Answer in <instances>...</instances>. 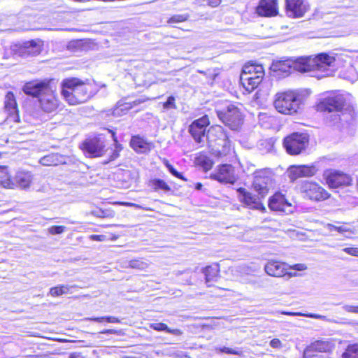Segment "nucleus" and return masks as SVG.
<instances>
[{
    "mask_svg": "<svg viewBox=\"0 0 358 358\" xmlns=\"http://www.w3.org/2000/svg\"><path fill=\"white\" fill-rule=\"evenodd\" d=\"M300 191L306 197L310 200L322 201L329 197L328 192L317 183L306 180L300 186Z\"/></svg>",
    "mask_w": 358,
    "mask_h": 358,
    "instance_id": "obj_7",
    "label": "nucleus"
},
{
    "mask_svg": "<svg viewBox=\"0 0 358 358\" xmlns=\"http://www.w3.org/2000/svg\"><path fill=\"white\" fill-rule=\"evenodd\" d=\"M90 239L92 241H104L107 238L105 235L92 234V235L90 236Z\"/></svg>",
    "mask_w": 358,
    "mask_h": 358,
    "instance_id": "obj_52",
    "label": "nucleus"
},
{
    "mask_svg": "<svg viewBox=\"0 0 358 358\" xmlns=\"http://www.w3.org/2000/svg\"><path fill=\"white\" fill-rule=\"evenodd\" d=\"M112 136H113L114 141L115 142V148L114 150L113 151L112 155L110 156L109 161H113V160L117 159L120 155L119 153H120V150H122V146H121V145L117 143V138L115 137V134L114 132H112Z\"/></svg>",
    "mask_w": 358,
    "mask_h": 358,
    "instance_id": "obj_41",
    "label": "nucleus"
},
{
    "mask_svg": "<svg viewBox=\"0 0 358 358\" xmlns=\"http://www.w3.org/2000/svg\"><path fill=\"white\" fill-rule=\"evenodd\" d=\"M201 187H202V185H201V183L198 182V183L196 185V189H199H199H201Z\"/></svg>",
    "mask_w": 358,
    "mask_h": 358,
    "instance_id": "obj_59",
    "label": "nucleus"
},
{
    "mask_svg": "<svg viewBox=\"0 0 358 358\" xmlns=\"http://www.w3.org/2000/svg\"><path fill=\"white\" fill-rule=\"evenodd\" d=\"M39 103L41 109L45 113L55 111L59 106L58 100L51 87L50 92H46L39 98Z\"/></svg>",
    "mask_w": 358,
    "mask_h": 358,
    "instance_id": "obj_21",
    "label": "nucleus"
},
{
    "mask_svg": "<svg viewBox=\"0 0 358 358\" xmlns=\"http://www.w3.org/2000/svg\"><path fill=\"white\" fill-rule=\"evenodd\" d=\"M210 121L208 115H203L192 122L189 127V132L197 143H204L206 136V127L209 125Z\"/></svg>",
    "mask_w": 358,
    "mask_h": 358,
    "instance_id": "obj_10",
    "label": "nucleus"
},
{
    "mask_svg": "<svg viewBox=\"0 0 358 358\" xmlns=\"http://www.w3.org/2000/svg\"><path fill=\"white\" fill-rule=\"evenodd\" d=\"M265 272L271 276L280 278L288 275L289 277L296 275V273H288V266L284 263L276 260H270L264 266Z\"/></svg>",
    "mask_w": 358,
    "mask_h": 358,
    "instance_id": "obj_18",
    "label": "nucleus"
},
{
    "mask_svg": "<svg viewBox=\"0 0 358 358\" xmlns=\"http://www.w3.org/2000/svg\"><path fill=\"white\" fill-rule=\"evenodd\" d=\"M288 177L291 181L294 182L302 177L300 166H291L287 169Z\"/></svg>",
    "mask_w": 358,
    "mask_h": 358,
    "instance_id": "obj_33",
    "label": "nucleus"
},
{
    "mask_svg": "<svg viewBox=\"0 0 358 358\" xmlns=\"http://www.w3.org/2000/svg\"><path fill=\"white\" fill-rule=\"evenodd\" d=\"M219 119L232 130L238 129L243 123V115L234 105L229 104L225 110L217 112Z\"/></svg>",
    "mask_w": 358,
    "mask_h": 358,
    "instance_id": "obj_6",
    "label": "nucleus"
},
{
    "mask_svg": "<svg viewBox=\"0 0 358 358\" xmlns=\"http://www.w3.org/2000/svg\"><path fill=\"white\" fill-rule=\"evenodd\" d=\"M260 16L272 17L278 13V0H260L256 8Z\"/></svg>",
    "mask_w": 358,
    "mask_h": 358,
    "instance_id": "obj_20",
    "label": "nucleus"
},
{
    "mask_svg": "<svg viewBox=\"0 0 358 358\" xmlns=\"http://www.w3.org/2000/svg\"><path fill=\"white\" fill-rule=\"evenodd\" d=\"M42 43L40 40H31L12 46V50L20 55L34 56L41 51Z\"/></svg>",
    "mask_w": 358,
    "mask_h": 358,
    "instance_id": "obj_14",
    "label": "nucleus"
},
{
    "mask_svg": "<svg viewBox=\"0 0 358 358\" xmlns=\"http://www.w3.org/2000/svg\"><path fill=\"white\" fill-rule=\"evenodd\" d=\"M126 268H131L141 271L145 270L148 268L149 264L142 259H132L125 263Z\"/></svg>",
    "mask_w": 358,
    "mask_h": 358,
    "instance_id": "obj_30",
    "label": "nucleus"
},
{
    "mask_svg": "<svg viewBox=\"0 0 358 358\" xmlns=\"http://www.w3.org/2000/svg\"><path fill=\"white\" fill-rule=\"evenodd\" d=\"M210 145H219L224 148V151L229 148L230 141L222 127L219 125L210 127L207 133L205 141Z\"/></svg>",
    "mask_w": 358,
    "mask_h": 358,
    "instance_id": "obj_8",
    "label": "nucleus"
},
{
    "mask_svg": "<svg viewBox=\"0 0 358 358\" xmlns=\"http://www.w3.org/2000/svg\"><path fill=\"white\" fill-rule=\"evenodd\" d=\"M240 268L241 269L242 273L245 274H249L250 272L256 271V269L252 268L251 267L247 266H240Z\"/></svg>",
    "mask_w": 358,
    "mask_h": 358,
    "instance_id": "obj_54",
    "label": "nucleus"
},
{
    "mask_svg": "<svg viewBox=\"0 0 358 358\" xmlns=\"http://www.w3.org/2000/svg\"><path fill=\"white\" fill-rule=\"evenodd\" d=\"M99 217H113V213H108L106 211H101L100 214L98 215Z\"/></svg>",
    "mask_w": 358,
    "mask_h": 358,
    "instance_id": "obj_56",
    "label": "nucleus"
},
{
    "mask_svg": "<svg viewBox=\"0 0 358 358\" xmlns=\"http://www.w3.org/2000/svg\"><path fill=\"white\" fill-rule=\"evenodd\" d=\"M325 227L330 231H332L333 230H336L340 234H343L345 232L350 231V229L344 225L336 227L331 224H327Z\"/></svg>",
    "mask_w": 358,
    "mask_h": 358,
    "instance_id": "obj_42",
    "label": "nucleus"
},
{
    "mask_svg": "<svg viewBox=\"0 0 358 358\" xmlns=\"http://www.w3.org/2000/svg\"><path fill=\"white\" fill-rule=\"evenodd\" d=\"M345 105L343 95L337 94L324 98L318 107L322 110L334 112L335 114L331 115V117H334L333 121L337 122L341 120V114L343 115V110Z\"/></svg>",
    "mask_w": 358,
    "mask_h": 358,
    "instance_id": "obj_4",
    "label": "nucleus"
},
{
    "mask_svg": "<svg viewBox=\"0 0 358 358\" xmlns=\"http://www.w3.org/2000/svg\"><path fill=\"white\" fill-rule=\"evenodd\" d=\"M150 327L157 331H166L175 336H180L182 334V331L180 329H171L164 323H152L150 324Z\"/></svg>",
    "mask_w": 358,
    "mask_h": 358,
    "instance_id": "obj_29",
    "label": "nucleus"
},
{
    "mask_svg": "<svg viewBox=\"0 0 358 358\" xmlns=\"http://www.w3.org/2000/svg\"><path fill=\"white\" fill-rule=\"evenodd\" d=\"M303 103L302 95L296 91H286L275 95L273 105L278 112L293 115L298 112Z\"/></svg>",
    "mask_w": 358,
    "mask_h": 358,
    "instance_id": "obj_3",
    "label": "nucleus"
},
{
    "mask_svg": "<svg viewBox=\"0 0 358 358\" xmlns=\"http://www.w3.org/2000/svg\"><path fill=\"white\" fill-rule=\"evenodd\" d=\"M263 77L259 76H256V78L255 76H241L240 80L244 88L248 92H252L262 83Z\"/></svg>",
    "mask_w": 358,
    "mask_h": 358,
    "instance_id": "obj_24",
    "label": "nucleus"
},
{
    "mask_svg": "<svg viewBox=\"0 0 358 358\" xmlns=\"http://www.w3.org/2000/svg\"><path fill=\"white\" fill-rule=\"evenodd\" d=\"M314 351L308 346L304 349L302 358H317V355L313 354Z\"/></svg>",
    "mask_w": 358,
    "mask_h": 358,
    "instance_id": "obj_47",
    "label": "nucleus"
},
{
    "mask_svg": "<svg viewBox=\"0 0 358 358\" xmlns=\"http://www.w3.org/2000/svg\"><path fill=\"white\" fill-rule=\"evenodd\" d=\"M268 207L271 210L289 214L293 212V208L285 197V195L280 192H277L273 195L268 200Z\"/></svg>",
    "mask_w": 358,
    "mask_h": 358,
    "instance_id": "obj_15",
    "label": "nucleus"
},
{
    "mask_svg": "<svg viewBox=\"0 0 358 358\" xmlns=\"http://www.w3.org/2000/svg\"><path fill=\"white\" fill-rule=\"evenodd\" d=\"M189 17V15L187 13L181 15H174L170 17L168 20V23H178L187 21Z\"/></svg>",
    "mask_w": 358,
    "mask_h": 358,
    "instance_id": "obj_40",
    "label": "nucleus"
},
{
    "mask_svg": "<svg viewBox=\"0 0 358 358\" xmlns=\"http://www.w3.org/2000/svg\"><path fill=\"white\" fill-rule=\"evenodd\" d=\"M342 308L345 311H346L348 313H358V305L353 306V305L345 304Z\"/></svg>",
    "mask_w": 358,
    "mask_h": 358,
    "instance_id": "obj_49",
    "label": "nucleus"
},
{
    "mask_svg": "<svg viewBox=\"0 0 358 358\" xmlns=\"http://www.w3.org/2000/svg\"><path fill=\"white\" fill-rule=\"evenodd\" d=\"M342 357L343 358H358V344L349 345Z\"/></svg>",
    "mask_w": 358,
    "mask_h": 358,
    "instance_id": "obj_35",
    "label": "nucleus"
},
{
    "mask_svg": "<svg viewBox=\"0 0 358 358\" xmlns=\"http://www.w3.org/2000/svg\"><path fill=\"white\" fill-rule=\"evenodd\" d=\"M50 87L48 81H32L25 84L23 91L26 94L41 98L43 94L50 92Z\"/></svg>",
    "mask_w": 358,
    "mask_h": 358,
    "instance_id": "obj_19",
    "label": "nucleus"
},
{
    "mask_svg": "<svg viewBox=\"0 0 358 358\" xmlns=\"http://www.w3.org/2000/svg\"><path fill=\"white\" fill-rule=\"evenodd\" d=\"M335 58L327 54H320L317 57H301L296 59H287L273 62L271 70L276 77H286L292 69L306 73L319 71L322 74L317 77H326L332 75Z\"/></svg>",
    "mask_w": 358,
    "mask_h": 358,
    "instance_id": "obj_1",
    "label": "nucleus"
},
{
    "mask_svg": "<svg viewBox=\"0 0 358 358\" xmlns=\"http://www.w3.org/2000/svg\"><path fill=\"white\" fill-rule=\"evenodd\" d=\"M163 107L164 109L176 108L175 98L173 96H170L167 101L163 104Z\"/></svg>",
    "mask_w": 358,
    "mask_h": 358,
    "instance_id": "obj_44",
    "label": "nucleus"
},
{
    "mask_svg": "<svg viewBox=\"0 0 358 358\" xmlns=\"http://www.w3.org/2000/svg\"><path fill=\"white\" fill-rule=\"evenodd\" d=\"M62 95L70 105L87 101L91 96L90 85L76 78H66L62 82Z\"/></svg>",
    "mask_w": 358,
    "mask_h": 358,
    "instance_id": "obj_2",
    "label": "nucleus"
},
{
    "mask_svg": "<svg viewBox=\"0 0 358 358\" xmlns=\"http://www.w3.org/2000/svg\"><path fill=\"white\" fill-rule=\"evenodd\" d=\"M254 174V189L263 198L268 194L272 185L271 173L268 170L264 169L255 171Z\"/></svg>",
    "mask_w": 358,
    "mask_h": 358,
    "instance_id": "obj_9",
    "label": "nucleus"
},
{
    "mask_svg": "<svg viewBox=\"0 0 358 358\" xmlns=\"http://www.w3.org/2000/svg\"><path fill=\"white\" fill-rule=\"evenodd\" d=\"M314 352H330L335 348V343L331 339H318L308 345Z\"/></svg>",
    "mask_w": 358,
    "mask_h": 358,
    "instance_id": "obj_22",
    "label": "nucleus"
},
{
    "mask_svg": "<svg viewBox=\"0 0 358 358\" xmlns=\"http://www.w3.org/2000/svg\"><path fill=\"white\" fill-rule=\"evenodd\" d=\"M116 331L115 329H106L101 331V334H115Z\"/></svg>",
    "mask_w": 358,
    "mask_h": 358,
    "instance_id": "obj_57",
    "label": "nucleus"
},
{
    "mask_svg": "<svg viewBox=\"0 0 358 358\" xmlns=\"http://www.w3.org/2000/svg\"><path fill=\"white\" fill-rule=\"evenodd\" d=\"M86 320L94 321L97 322H101L103 321H106L108 322L111 323H118L120 322V320L113 316H106V317H90L87 318Z\"/></svg>",
    "mask_w": 358,
    "mask_h": 358,
    "instance_id": "obj_39",
    "label": "nucleus"
},
{
    "mask_svg": "<svg viewBox=\"0 0 358 358\" xmlns=\"http://www.w3.org/2000/svg\"><path fill=\"white\" fill-rule=\"evenodd\" d=\"M237 193L238 201L245 207L250 209L259 210L262 212L266 210V208L262 203L260 198L253 195L245 188L240 187L237 189Z\"/></svg>",
    "mask_w": 358,
    "mask_h": 358,
    "instance_id": "obj_12",
    "label": "nucleus"
},
{
    "mask_svg": "<svg viewBox=\"0 0 358 358\" xmlns=\"http://www.w3.org/2000/svg\"><path fill=\"white\" fill-rule=\"evenodd\" d=\"M66 230L64 226H52L48 229V231L51 234H60Z\"/></svg>",
    "mask_w": 358,
    "mask_h": 358,
    "instance_id": "obj_45",
    "label": "nucleus"
},
{
    "mask_svg": "<svg viewBox=\"0 0 358 358\" xmlns=\"http://www.w3.org/2000/svg\"><path fill=\"white\" fill-rule=\"evenodd\" d=\"M69 358H83L80 354L73 353L71 354Z\"/></svg>",
    "mask_w": 358,
    "mask_h": 358,
    "instance_id": "obj_58",
    "label": "nucleus"
},
{
    "mask_svg": "<svg viewBox=\"0 0 358 358\" xmlns=\"http://www.w3.org/2000/svg\"><path fill=\"white\" fill-rule=\"evenodd\" d=\"M289 268L296 271H302L306 270L307 268V266L304 264H296L292 266H289Z\"/></svg>",
    "mask_w": 358,
    "mask_h": 358,
    "instance_id": "obj_53",
    "label": "nucleus"
},
{
    "mask_svg": "<svg viewBox=\"0 0 358 358\" xmlns=\"http://www.w3.org/2000/svg\"><path fill=\"white\" fill-rule=\"evenodd\" d=\"M221 3V0H208V4L211 7H217Z\"/></svg>",
    "mask_w": 358,
    "mask_h": 358,
    "instance_id": "obj_55",
    "label": "nucleus"
},
{
    "mask_svg": "<svg viewBox=\"0 0 358 358\" xmlns=\"http://www.w3.org/2000/svg\"><path fill=\"white\" fill-rule=\"evenodd\" d=\"M327 184L331 188H337L350 184L352 179L348 174L337 170H327L324 173Z\"/></svg>",
    "mask_w": 358,
    "mask_h": 358,
    "instance_id": "obj_11",
    "label": "nucleus"
},
{
    "mask_svg": "<svg viewBox=\"0 0 358 358\" xmlns=\"http://www.w3.org/2000/svg\"><path fill=\"white\" fill-rule=\"evenodd\" d=\"M4 108L10 115L17 113V103L12 92H8L6 95Z\"/></svg>",
    "mask_w": 358,
    "mask_h": 358,
    "instance_id": "obj_27",
    "label": "nucleus"
},
{
    "mask_svg": "<svg viewBox=\"0 0 358 358\" xmlns=\"http://www.w3.org/2000/svg\"><path fill=\"white\" fill-rule=\"evenodd\" d=\"M281 313L283 315H304V316H306V317H310V318L320 319L322 320H328L327 319L326 316L318 315V314L310 313V314L305 315V314H301L300 313L286 312V311H282V312H281Z\"/></svg>",
    "mask_w": 358,
    "mask_h": 358,
    "instance_id": "obj_38",
    "label": "nucleus"
},
{
    "mask_svg": "<svg viewBox=\"0 0 358 358\" xmlns=\"http://www.w3.org/2000/svg\"><path fill=\"white\" fill-rule=\"evenodd\" d=\"M0 183L5 188L13 189L15 187V180H12L6 173L0 176Z\"/></svg>",
    "mask_w": 358,
    "mask_h": 358,
    "instance_id": "obj_37",
    "label": "nucleus"
},
{
    "mask_svg": "<svg viewBox=\"0 0 358 358\" xmlns=\"http://www.w3.org/2000/svg\"><path fill=\"white\" fill-rule=\"evenodd\" d=\"M302 177H311L314 176L317 169L315 166L299 165Z\"/></svg>",
    "mask_w": 358,
    "mask_h": 358,
    "instance_id": "obj_36",
    "label": "nucleus"
},
{
    "mask_svg": "<svg viewBox=\"0 0 358 358\" xmlns=\"http://www.w3.org/2000/svg\"><path fill=\"white\" fill-rule=\"evenodd\" d=\"M105 145L103 141L94 138L87 139L83 143V150L89 157H99L103 155Z\"/></svg>",
    "mask_w": 358,
    "mask_h": 358,
    "instance_id": "obj_16",
    "label": "nucleus"
},
{
    "mask_svg": "<svg viewBox=\"0 0 358 358\" xmlns=\"http://www.w3.org/2000/svg\"><path fill=\"white\" fill-rule=\"evenodd\" d=\"M127 205H128V206H136V207H137V208H141L138 205H136V204H135V203H127Z\"/></svg>",
    "mask_w": 358,
    "mask_h": 358,
    "instance_id": "obj_60",
    "label": "nucleus"
},
{
    "mask_svg": "<svg viewBox=\"0 0 358 358\" xmlns=\"http://www.w3.org/2000/svg\"><path fill=\"white\" fill-rule=\"evenodd\" d=\"M34 176L29 171H19L16 173L14 180L15 187H17L22 189H27L29 188Z\"/></svg>",
    "mask_w": 358,
    "mask_h": 358,
    "instance_id": "obj_23",
    "label": "nucleus"
},
{
    "mask_svg": "<svg viewBox=\"0 0 358 358\" xmlns=\"http://www.w3.org/2000/svg\"><path fill=\"white\" fill-rule=\"evenodd\" d=\"M270 345L276 349L282 348V343L278 338H273L270 341Z\"/></svg>",
    "mask_w": 358,
    "mask_h": 358,
    "instance_id": "obj_51",
    "label": "nucleus"
},
{
    "mask_svg": "<svg viewBox=\"0 0 358 358\" xmlns=\"http://www.w3.org/2000/svg\"><path fill=\"white\" fill-rule=\"evenodd\" d=\"M164 164L173 176H174L176 178L182 179L183 180H187L186 178H185L180 173L178 172L174 169V167L171 164L169 163L167 160H165Z\"/></svg>",
    "mask_w": 358,
    "mask_h": 358,
    "instance_id": "obj_43",
    "label": "nucleus"
},
{
    "mask_svg": "<svg viewBox=\"0 0 358 358\" xmlns=\"http://www.w3.org/2000/svg\"><path fill=\"white\" fill-rule=\"evenodd\" d=\"M308 141L309 137L307 134L294 132L285 138L283 146L288 154L296 155L306 148Z\"/></svg>",
    "mask_w": 358,
    "mask_h": 358,
    "instance_id": "obj_5",
    "label": "nucleus"
},
{
    "mask_svg": "<svg viewBox=\"0 0 358 358\" xmlns=\"http://www.w3.org/2000/svg\"><path fill=\"white\" fill-rule=\"evenodd\" d=\"M150 183L155 190L162 189L164 192H169L171 190L170 187L163 180L154 179L150 181Z\"/></svg>",
    "mask_w": 358,
    "mask_h": 358,
    "instance_id": "obj_34",
    "label": "nucleus"
},
{
    "mask_svg": "<svg viewBox=\"0 0 358 358\" xmlns=\"http://www.w3.org/2000/svg\"><path fill=\"white\" fill-rule=\"evenodd\" d=\"M219 350L222 352H224L227 354H231V355H241L242 354V352L238 350V349H233V348H227V347H223L222 348H220Z\"/></svg>",
    "mask_w": 358,
    "mask_h": 358,
    "instance_id": "obj_46",
    "label": "nucleus"
},
{
    "mask_svg": "<svg viewBox=\"0 0 358 358\" xmlns=\"http://www.w3.org/2000/svg\"><path fill=\"white\" fill-rule=\"evenodd\" d=\"M72 287H73L66 285H59L50 288L49 293L52 296H59L68 294Z\"/></svg>",
    "mask_w": 358,
    "mask_h": 358,
    "instance_id": "obj_31",
    "label": "nucleus"
},
{
    "mask_svg": "<svg viewBox=\"0 0 358 358\" xmlns=\"http://www.w3.org/2000/svg\"><path fill=\"white\" fill-rule=\"evenodd\" d=\"M241 76H247L251 77H256L257 76H264V71L262 65L248 64L243 67Z\"/></svg>",
    "mask_w": 358,
    "mask_h": 358,
    "instance_id": "obj_25",
    "label": "nucleus"
},
{
    "mask_svg": "<svg viewBox=\"0 0 358 358\" xmlns=\"http://www.w3.org/2000/svg\"><path fill=\"white\" fill-rule=\"evenodd\" d=\"M210 178L222 183L234 184L236 181L234 167L230 164H222L218 166Z\"/></svg>",
    "mask_w": 358,
    "mask_h": 358,
    "instance_id": "obj_17",
    "label": "nucleus"
},
{
    "mask_svg": "<svg viewBox=\"0 0 358 358\" xmlns=\"http://www.w3.org/2000/svg\"><path fill=\"white\" fill-rule=\"evenodd\" d=\"M348 71L350 73V76H345V78L346 79L350 80L351 82H354V81L357 80L358 78V76H357V72L355 71V69L352 66H350L349 68Z\"/></svg>",
    "mask_w": 358,
    "mask_h": 358,
    "instance_id": "obj_48",
    "label": "nucleus"
},
{
    "mask_svg": "<svg viewBox=\"0 0 358 358\" xmlns=\"http://www.w3.org/2000/svg\"><path fill=\"white\" fill-rule=\"evenodd\" d=\"M39 163L43 166H56L59 163L58 155L51 154L40 159Z\"/></svg>",
    "mask_w": 358,
    "mask_h": 358,
    "instance_id": "obj_32",
    "label": "nucleus"
},
{
    "mask_svg": "<svg viewBox=\"0 0 358 358\" xmlns=\"http://www.w3.org/2000/svg\"><path fill=\"white\" fill-rule=\"evenodd\" d=\"M306 0H285L287 15L292 18H299L309 10Z\"/></svg>",
    "mask_w": 358,
    "mask_h": 358,
    "instance_id": "obj_13",
    "label": "nucleus"
},
{
    "mask_svg": "<svg viewBox=\"0 0 358 358\" xmlns=\"http://www.w3.org/2000/svg\"><path fill=\"white\" fill-rule=\"evenodd\" d=\"M219 271V266L217 264L206 266L203 270L206 282L209 283L210 282L215 281L217 280Z\"/></svg>",
    "mask_w": 358,
    "mask_h": 358,
    "instance_id": "obj_26",
    "label": "nucleus"
},
{
    "mask_svg": "<svg viewBox=\"0 0 358 358\" xmlns=\"http://www.w3.org/2000/svg\"><path fill=\"white\" fill-rule=\"evenodd\" d=\"M343 251L350 255L358 257V248H345Z\"/></svg>",
    "mask_w": 358,
    "mask_h": 358,
    "instance_id": "obj_50",
    "label": "nucleus"
},
{
    "mask_svg": "<svg viewBox=\"0 0 358 358\" xmlns=\"http://www.w3.org/2000/svg\"><path fill=\"white\" fill-rule=\"evenodd\" d=\"M130 145L136 152H144L148 150V144L143 138L138 136H134L131 138Z\"/></svg>",
    "mask_w": 358,
    "mask_h": 358,
    "instance_id": "obj_28",
    "label": "nucleus"
}]
</instances>
